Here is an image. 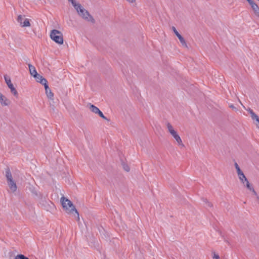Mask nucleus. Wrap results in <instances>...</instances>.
I'll return each instance as SVG.
<instances>
[{"label":"nucleus","mask_w":259,"mask_h":259,"mask_svg":"<svg viewBox=\"0 0 259 259\" xmlns=\"http://www.w3.org/2000/svg\"><path fill=\"white\" fill-rule=\"evenodd\" d=\"M8 87H9V88L10 89V90L12 89H13V88H14V86L13 83L12 84H11V85H8Z\"/></svg>","instance_id":"5701e85b"},{"label":"nucleus","mask_w":259,"mask_h":259,"mask_svg":"<svg viewBox=\"0 0 259 259\" xmlns=\"http://www.w3.org/2000/svg\"><path fill=\"white\" fill-rule=\"evenodd\" d=\"M166 126L168 132L175 140L177 145L181 148H184L185 147V145L183 143V141L181 137L178 134L177 132L174 129L172 125L169 123H167Z\"/></svg>","instance_id":"7ed1b4c3"},{"label":"nucleus","mask_w":259,"mask_h":259,"mask_svg":"<svg viewBox=\"0 0 259 259\" xmlns=\"http://www.w3.org/2000/svg\"><path fill=\"white\" fill-rule=\"evenodd\" d=\"M29 67L30 73L32 76H33V77L38 74L34 66H29Z\"/></svg>","instance_id":"4468645a"},{"label":"nucleus","mask_w":259,"mask_h":259,"mask_svg":"<svg viewBox=\"0 0 259 259\" xmlns=\"http://www.w3.org/2000/svg\"><path fill=\"white\" fill-rule=\"evenodd\" d=\"M248 2L250 1V0H246Z\"/></svg>","instance_id":"393cba45"},{"label":"nucleus","mask_w":259,"mask_h":259,"mask_svg":"<svg viewBox=\"0 0 259 259\" xmlns=\"http://www.w3.org/2000/svg\"><path fill=\"white\" fill-rule=\"evenodd\" d=\"M239 179L242 183V184L245 186L249 191L253 192L254 194H256L255 191H254L253 187L250 185L248 180L246 179V177L244 175L242 171L237 174Z\"/></svg>","instance_id":"423d86ee"},{"label":"nucleus","mask_w":259,"mask_h":259,"mask_svg":"<svg viewBox=\"0 0 259 259\" xmlns=\"http://www.w3.org/2000/svg\"><path fill=\"white\" fill-rule=\"evenodd\" d=\"M213 258H215V259H219L220 257H219V255H218L217 254H214V255L213 256Z\"/></svg>","instance_id":"412c9836"},{"label":"nucleus","mask_w":259,"mask_h":259,"mask_svg":"<svg viewBox=\"0 0 259 259\" xmlns=\"http://www.w3.org/2000/svg\"><path fill=\"white\" fill-rule=\"evenodd\" d=\"M235 168L236 169V170H237V174L240 172L241 171V170L240 169L239 166H238V164L237 163H235Z\"/></svg>","instance_id":"6ab92c4d"},{"label":"nucleus","mask_w":259,"mask_h":259,"mask_svg":"<svg viewBox=\"0 0 259 259\" xmlns=\"http://www.w3.org/2000/svg\"><path fill=\"white\" fill-rule=\"evenodd\" d=\"M76 10L78 15L85 21L93 22L94 19L88 11L76 0H68Z\"/></svg>","instance_id":"f257e3e1"},{"label":"nucleus","mask_w":259,"mask_h":259,"mask_svg":"<svg viewBox=\"0 0 259 259\" xmlns=\"http://www.w3.org/2000/svg\"><path fill=\"white\" fill-rule=\"evenodd\" d=\"M229 107L232 108V109H233L234 110H237L236 107L234 106H233V105H229Z\"/></svg>","instance_id":"4be33fe9"},{"label":"nucleus","mask_w":259,"mask_h":259,"mask_svg":"<svg viewBox=\"0 0 259 259\" xmlns=\"http://www.w3.org/2000/svg\"><path fill=\"white\" fill-rule=\"evenodd\" d=\"M60 202L64 211L68 214H74L77 221L79 220V215L72 202L64 196L61 197Z\"/></svg>","instance_id":"f03ea898"},{"label":"nucleus","mask_w":259,"mask_h":259,"mask_svg":"<svg viewBox=\"0 0 259 259\" xmlns=\"http://www.w3.org/2000/svg\"><path fill=\"white\" fill-rule=\"evenodd\" d=\"M11 93L16 98L18 97V93L16 89V88L14 87L13 89H12L11 90Z\"/></svg>","instance_id":"f3484780"},{"label":"nucleus","mask_w":259,"mask_h":259,"mask_svg":"<svg viewBox=\"0 0 259 259\" xmlns=\"http://www.w3.org/2000/svg\"><path fill=\"white\" fill-rule=\"evenodd\" d=\"M172 30L174 32L175 34L177 36L180 40L181 46L184 48H188L187 44L185 38L181 35V34L177 31L175 27H172Z\"/></svg>","instance_id":"6e6552de"},{"label":"nucleus","mask_w":259,"mask_h":259,"mask_svg":"<svg viewBox=\"0 0 259 259\" xmlns=\"http://www.w3.org/2000/svg\"><path fill=\"white\" fill-rule=\"evenodd\" d=\"M208 205L210 207H212V205L211 203L210 202H208Z\"/></svg>","instance_id":"b1692460"},{"label":"nucleus","mask_w":259,"mask_h":259,"mask_svg":"<svg viewBox=\"0 0 259 259\" xmlns=\"http://www.w3.org/2000/svg\"><path fill=\"white\" fill-rule=\"evenodd\" d=\"M6 177L10 190L13 192H16L17 187L16 183L13 180L11 172L9 168L6 171Z\"/></svg>","instance_id":"39448f33"},{"label":"nucleus","mask_w":259,"mask_h":259,"mask_svg":"<svg viewBox=\"0 0 259 259\" xmlns=\"http://www.w3.org/2000/svg\"><path fill=\"white\" fill-rule=\"evenodd\" d=\"M4 78L8 86L12 84L10 77L6 75L4 76Z\"/></svg>","instance_id":"dca6fc26"},{"label":"nucleus","mask_w":259,"mask_h":259,"mask_svg":"<svg viewBox=\"0 0 259 259\" xmlns=\"http://www.w3.org/2000/svg\"><path fill=\"white\" fill-rule=\"evenodd\" d=\"M0 103L3 106H9L11 102L6 96L0 93Z\"/></svg>","instance_id":"9d476101"},{"label":"nucleus","mask_w":259,"mask_h":259,"mask_svg":"<svg viewBox=\"0 0 259 259\" xmlns=\"http://www.w3.org/2000/svg\"><path fill=\"white\" fill-rule=\"evenodd\" d=\"M254 14L259 17V7L253 0H250L248 2Z\"/></svg>","instance_id":"9b49d317"},{"label":"nucleus","mask_w":259,"mask_h":259,"mask_svg":"<svg viewBox=\"0 0 259 259\" xmlns=\"http://www.w3.org/2000/svg\"><path fill=\"white\" fill-rule=\"evenodd\" d=\"M15 259H29L27 257L25 256L23 254H18L15 257Z\"/></svg>","instance_id":"a211bd4d"},{"label":"nucleus","mask_w":259,"mask_h":259,"mask_svg":"<svg viewBox=\"0 0 259 259\" xmlns=\"http://www.w3.org/2000/svg\"><path fill=\"white\" fill-rule=\"evenodd\" d=\"M50 38L56 44L61 45L63 44V35L62 33L57 29L52 30L50 34Z\"/></svg>","instance_id":"20e7f679"},{"label":"nucleus","mask_w":259,"mask_h":259,"mask_svg":"<svg viewBox=\"0 0 259 259\" xmlns=\"http://www.w3.org/2000/svg\"><path fill=\"white\" fill-rule=\"evenodd\" d=\"M17 21L21 27H27L31 26V20L25 16L19 15L17 18Z\"/></svg>","instance_id":"0eeeda50"},{"label":"nucleus","mask_w":259,"mask_h":259,"mask_svg":"<svg viewBox=\"0 0 259 259\" xmlns=\"http://www.w3.org/2000/svg\"><path fill=\"white\" fill-rule=\"evenodd\" d=\"M44 87H45V88L46 93V95H47V97L49 98H50L51 99H52L53 98V97H54V94L51 92V90L49 89L48 83L45 84L44 85Z\"/></svg>","instance_id":"ddd939ff"},{"label":"nucleus","mask_w":259,"mask_h":259,"mask_svg":"<svg viewBox=\"0 0 259 259\" xmlns=\"http://www.w3.org/2000/svg\"><path fill=\"white\" fill-rule=\"evenodd\" d=\"M251 116L253 119H255L256 121L258 122V124H257V127L259 128V118L257 115H256L252 111H250Z\"/></svg>","instance_id":"2eb2a0df"},{"label":"nucleus","mask_w":259,"mask_h":259,"mask_svg":"<svg viewBox=\"0 0 259 259\" xmlns=\"http://www.w3.org/2000/svg\"><path fill=\"white\" fill-rule=\"evenodd\" d=\"M124 169L126 171H130V167L127 165H125L124 166Z\"/></svg>","instance_id":"aec40b11"},{"label":"nucleus","mask_w":259,"mask_h":259,"mask_svg":"<svg viewBox=\"0 0 259 259\" xmlns=\"http://www.w3.org/2000/svg\"><path fill=\"white\" fill-rule=\"evenodd\" d=\"M34 78L35 79L37 82H39L44 85L48 83L47 80L45 78H44L41 75L38 74L36 76L34 77Z\"/></svg>","instance_id":"f8f14e48"},{"label":"nucleus","mask_w":259,"mask_h":259,"mask_svg":"<svg viewBox=\"0 0 259 259\" xmlns=\"http://www.w3.org/2000/svg\"><path fill=\"white\" fill-rule=\"evenodd\" d=\"M90 110L95 113L98 114L101 118L107 120V118L104 115L103 113L100 111V110L96 106L94 105L90 104Z\"/></svg>","instance_id":"1a4fd4ad"}]
</instances>
